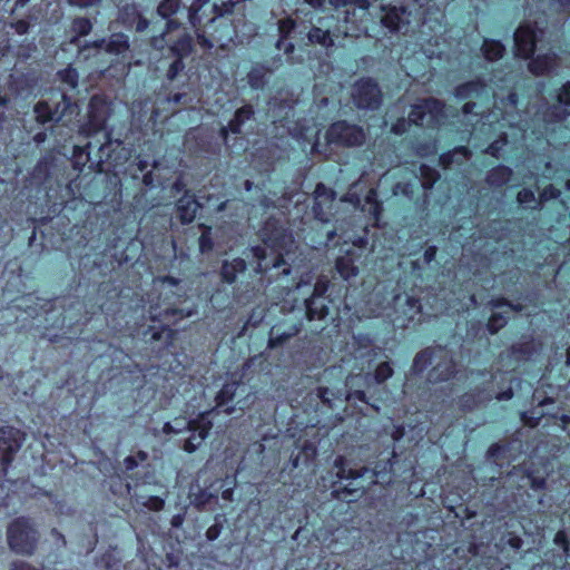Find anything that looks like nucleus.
<instances>
[{
  "mask_svg": "<svg viewBox=\"0 0 570 570\" xmlns=\"http://www.w3.org/2000/svg\"><path fill=\"white\" fill-rule=\"evenodd\" d=\"M12 570H38V569L28 563H24V562H16V563H13Z\"/></svg>",
  "mask_w": 570,
  "mask_h": 570,
  "instance_id": "nucleus-50",
  "label": "nucleus"
},
{
  "mask_svg": "<svg viewBox=\"0 0 570 570\" xmlns=\"http://www.w3.org/2000/svg\"><path fill=\"white\" fill-rule=\"evenodd\" d=\"M136 502L141 504L149 510L159 511L164 507V500L158 495H145L135 491Z\"/></svg>",
  "mask_w": 570,
  "mask_h": 570,
  "instance_id": "nucleus-34",
  "label": "nucleus"
},
{
  "mask_svg": "<svg viewBox=\"0 0 570 570\" xmlns=\"http://www.w3.org/2000/svg\"><path fill=\"white\" fill-rule=\"evenodd\" d=\"M97 146L94 145L91 141L88 142L85 147H75V157H76V164L82 163V165L86 164V161L90 160V154L92 149H95Z\"/></svg>",
  "mask_w": 570,
  "mask_h": 570,
  "instance_id": "nucleus-37",
  "label": "nucleus"
},
{
  "mask_svg": "<svg viewBox=\"0 0 570 570\" xmlns=\"http://www.w3.org/2000/svg\"><path fill=\"white\" fill-rule=\"evenodd\" d=\"M459 99L478 98L481 101L490 97V88L480 82H469L456 88Z\"/></svg>",
  "mask_w": 570,
  "mask_h": 570,
  "instance_id": "nucleus-22",
  "label": "nucleus"
},
{
  "mask_svg": "<svg viewBox=\"0 0 570 570\" xmlns=\"http://www.w3.org/2000/svg\"><path fill=\"white\" fill-rule=\"evenodd\" d=\"M88 124L81 128L86 136L98 135L106 129V121L109 115L108 104L100 97H92L89 102Z\"/></svg>",
  "mask_w": 570,
  "mask_h": 570,
  "instance_id": "nucleus-11",
  "label": "nucleus"
},
{
  "mask_svg": "<svg viewBox=\"0 0 570 570\" xmlns=\"http://www.w3.org/2000/svg\"><path fill=\"white\" fill-rule=\"evenodd\" d=\"M352 97L360 109H375L381 102V94L377 85L371 79H362L355 83Z\"/></svg>",
  "mask_w": 570,
  "mask_h": 570,
  "instance_id": "nucleus-12",
  "label": "nucleus"
},
{
  "mask_svg": "<svg viewBox=\"0 0 570 570\" xmlns=\"http://www.w3.org/2000/svg\"><path fill=\"white\" fill-rule=\"evenodd\" d=\"M72 30L79 36H86L91 30V23L86 18L76 19L72 23Z\"/></svg>",
  "mask_w": 570,
  "mask_h": 570,
  "instance_id": "nucleus-41",
  "label": "nucleus"
},
{
  "mask_svg": "<svg viewBox=\"0 0 570 570\" xmlns=\"http://www.w3.org/2000/svg\"><path fill=\"white\" fill-rule=\"evenodd\" d=\"M138 167L141 171H144L148 167V164L145 160H139Z\"/></svg>",
  "mask_w": 570,
  "mask_h": 570,
  "instance_id": "nucleus-61",
  "label": "nucleus"
},
{
  "mask_svg": "<svg viewBox=\"0 0 570 570\" xmlns=\"http://www.w3.org/2000/svg\"><path fill=\"white\" fill-rule=\"evenodd\" d=\"M60 80L68 85L70 88H76L78 83V72L75 68L68 67L61 71H59Z\"/></svg>",
  "mask_w": 570,
  "mask_h": 570,
  "instance_id": "nucleus-38",
  "label": "nucleus"
},
{
  "mask_svg": "<svg viewBox=\"0 0 570 570\" xmlns=\"http://www.w3.org/2000/svg\"><path fill=\"white\" fill-rule=\"evenodd\" d=\"M178 27L175 20H168L166 22V32H163L159 37H153L151 45L155 49L164 50L165 43H167L165 36L169 35L174 29Z\"/></svg>",
  "mask_w": 570,
  "mask_h": 570,
  "instance_id": "nucleus-36",
  "label": "nucleus"
},
{
  "mask_svg": "<svg viewBox=\"0 0 570 570\" xmlns=\"http://www.w3.org/2000/svg\"><path fill=\"white\" fill-rule=\"evenodd\" d=\"M507 317L502 316L499 313H494L491 315L488 327L491 333L497 332L503 324H505Z\"/></svg>",
  "mask_w": 570,
  "mask_h": 570,
  "instance_id": "nucleus-44",
  "label": "nucleus"
},
{
  "mask_svg": "<svg viewBox=\"0 0 570 570\" xmlns=\"http://www.w3.org/2000/svg\"><path fill=\"white\" fill-rule=\"evenodd\" d=\"M233 7L232 0L224 2L222 7L210 3V0H194L188 8L187 17L193 27L204 26L206 28L204 33H206L212 29L216 18L230 12Z\"/></svg>",
  "mask_w": 570,
  "mask_h": 570,
  "instance_id": "nucleus-6",
  "label": "nucleus"
},
{
  "mask_svg": "<svg viewBox=\"0 0 570 570\" xmlns=\"http://www.w3.org/2000/svg\"><path fill=\"white\" fill-rule=\"evenodd\" d=\"M277 48L278 49H284L286 52H289L293 50V45L292 43H285V40L284 39H281L278 42H277Z\"/></svg>",
  "mask_w": 570,
  "mask_h": 570,
  "instance_id": "nucleus-52",
  "label": "nucleus"
},
{
  "mask_svg": "<svg viewBox=\"0 0 570 570\" xmlns=\"http://www.w3.org/2000/svg\"><path fill=\"white\" fill-rule=\"evenodd\" d=\"M245 267V261L242 258H236L230 263L225 262L222 268V276L226 282L232 283L235 281L237 273L243 272Z\"/></svg>",
  "mask_w": 570,
  "mask_h": 570,
  "instance_id": "nucleus-29",
  "label": "nucleus"
},
{
  "mask_svg": "<svg viewBox=\"0 0 570 570\" xmlns=\"http://www.w3.org/2000/svg\"><path fill=\"white\" fill-rule=\"evenodd\" d=\"M129 49L128 37L124 33H115L106 45L105 51L117 57H124Z\"/></svg>",
  "mask_w": 570,
  "mask_h": 570,
  "instance_id": "nucleus-25",
  "label": "nucleus"
},
{
  "mask_svg": "<svg viewBox=\"0 0 570 570\" xmlns=\"http://www.w3.org/2000/svg\"><path fill=\"white\" fill-rule=\"evenodd\" d=\"M149 313H150V318H153V320H158L161 316L160 313H157L156 308H154V307H150Z\"/></svg>",
  "mask_w": 570,
  "mask_h": 570,
  "instance_id": "nucleus-59",
  "label": "nucleus"
},
{
  "mask_svg": "<svg viewBox=\"0 0 570 570\" xmlns=\"http://www.w3.org/2000/svg\"><path fill=\"white\" fill-rule=\"evenodd\" d=\"M481 50L485 59L495 61L502 57L504 48L499 41L484 39Z\"/></svg>",
  "mask_w": 570,
  "mask_h": 570,
  "instance_id": "nucleus-30",
  "label": "nucleus"
},
{
  "mask_svg": "<svg viewBox=\"0 0 570 570\" xmlns=\"http://www.w3.org/2000/svg\"><path fill=\"white\" fill-rule=\"evenodd\" d=\"M476 107V101H469L463 106V114L468 118V121L471 122V125L473 126L472 136L476 138L480 135H484L487 136V140H490L493 135L498 134L499 139L492 141L487 147L485 151L494 156L495 158H499L501 156L502 147L509 144V135L508 132L502 131V129L507 126V124H509L511 128L512 125L510 124L507 114H501V118H499V114L495 110L489 112L488 115L482 114L480 119L473 122L471 117L479 116V111H474Z\"/></svg>",
  "mask_w": 570,
  "mask_h": 570,
  "instance_id": "nucleus-2",
  "label": "nucleus"
},
{
  "mask_svg": "<svg viewBox=\"0 0 570 570\" xmlns=\"http://www.w3.org/2000/svg\"><path fill=\"white\" fill-rule=\"evenodd\" d=\"M230 495H232V491L229 489L225 490L223 492V498L226 499V500H228L230 498Z\"/></svg>",
  "mask_w": 570,
  "mask_h": 570,
  "instance_id": "nucleus-62",
  "label": "nucleus"
},
{
  "mask_svg": "<svg viewBox=\"0 0 570 570\" xmlns=\"http://www.w3.org/2000/svg\"><path fill=\"white\" fill-rule=\"evenodd\" d=\"M315 205L318 207L322 205L323 199L333 202L334 193L327 189L324 185L318 184L314 190Z\"/></svg>",
  "mask_w": 570,
  "mask_h": 570,
  "instance_id": "nucleus-39",
  "label": "nucleus"
},
{
  "mask_svg": "<svg viewBox=\"0 0 570 570\" xmlns=\"http://www.w3.org/2000/svg\"><path fill=\"white\" fill-rule=\"evenodd\" d=\"M37 540V531L26 519H17L8 528L9 546L17 553L31 554Z\"/></svg>",
  "mask_w": 570,
  "mask_h": 570,
  "instance_id": "nucleus-8",
  "label": "nucleus"
},
{
  "mask_svg": "<svg viewBox=\"0 0 570 570\" xmlns=\"http://www.w3.org/2000/svg\"><path fill=\"white\" fill-rule=\"evenodd\" d=\"M35 115L39 122L59 121L63 117V114H59L58 110L52 108L45 101H40L35 106Z\"/></svg>",
  "mask_w": 570,
  "mask_h": 570,
  "instance_id": "nucleus-28",
  "label": "nucleus"
},
{
  "mask_svg": "<svg viewBox=\"0 0 570 570\" xmlns=\"http://www.w3.org/2000/svg\"><path fill=\"white\" fill-rule=\"evenodd\" d=\"M305 1L315 8L323 6V3L325 2V0H305Z\"/></svg>",
  "mask_w": 570,
  "mask_h": 570,
  "instance_id": "nucleus-58",
  "label": "nucleus"
},
{
  "mask_svg": "<svg viewBox=\"0 0 570 570\" xmlns=\"http://www.w3.org/2000/svg\"><path fill=\"white\" fill-rule=\"evenodd\" d=\"M40 490L35 488L28 481H9L6 480L0 484V504L9 508L21 504L22 497H37Z\"/></svg>",
  "mask_w": 570,
  "mask_h": 570,
  "instance_id": "nucleus-9",
  "label": "nucleus"
},
{
  "mask_svg": "<svg viewBox=\"0 0 570 570\" xmlns=\"http://www.w3.org/2000/svg\"><path fill=\"white\" fill-rule=\"evenodd\" d=\"M344 244L351 243L353 247L363 248L365 245V230L362 235H351L347 230H343L340 235Z\"/></svg>",
  "mask_w": 570,
  "mask_h": 570,
  "instance_id": "nucleus-40",
  "label": "nucleus"
},
{
  "mask_svg": "<svg viewBox=\"0 0 570 570\" xmlns=\"http://www.w3.org/2000/svg\"><path fill=\"white\" fill-rule=\"evenodd\" d=\"M21 446L20 432L13 428L0 429V462L2 470L11 462L12 454Z\"/></svg>",
  "mask_w": 570,
  "mask_h": 570,
  "instance_id": "nucleus-15",
  "label": "nucleus"
},
{
  "mask_svg": "<svg viewBox=\"0 0 570 570\" xmlns=\"http://www.w3.org/2000/svg\"><path fill=\"white\" fill-rule=\"evenodd\" d=\"M308 40L311 43H318L325 48L333 46V39L328 29L323 30L320 27H315L308 32Z\"/></svg>",
  "mask_w": 570,
  "mask_h": 570,
  "instance_id": "nucleus-32",
  "label": "nucleus"
},
{
  "mask_svg": "<svg viewBox=\"0 0 570 570\" xmlns=\"http://www.w3.org/2000/svg\"><path fill=\"white\" fill-rule=\"evenodd\" d=\"M353 252L351 249L345 250V256H340L336 259V269L338 274L348 279L357 274V267L353 264Z\"/></svg>",
  "mask_w": 570,
  "mask_h": 570,
  "instance_id": "nucleus-27",
  "label": "nucleus"
},
{
  "mask_svg": "<svg viewBox=\"0 0 570 570\" xmlns=\"http://www.w3.org/2000/svg\"><path fill=\"white\" fill-rule=\"evenodd\" d=\"M468 149L465 147H462L460 150H456L454 154H462L463 156H466Z\"/></svg>",
  "mask_w": 570,
  "mask_h": 570,
  "instance_id": "nucleus-64",
  "label": "nucleus"
},
{
  "mask_svg": "<svg viewBox=\"0 0 570 570\" xmlns=\"http://www.w3.org/2000/svg\"><path fill=\"white\" fill-rule=\"evenodd\" d=\"M197 37L203 47H208V48L214 47V42L206 39L204 35L198 33Z\"/></svg>",
  "mask_w": 570,
  "mask_h": 570,
  "instance_id": "nucleus-53",
  "label": "nucleus"
},
{
  "mask_svg": "<svg viewBox=\"0 0 570 570\" xmlns=\"http://www.w3.org/2000/svg\"><path fill=\"white\" fill-rule=\"evenodd\" d=\"M212 247H213V243L209 237V232L207 230V232L203 233L199 238V248H200L202 253H205L207 250H210Z\"/></svg>",
  "mask_w": 570,
  "mask_h": 570,
  "instance_id": "nucleus-47",
  "label": "nucleus"
},
{
  "mask_svg": "<svg viewBox=\"0 0 570 570\" xmlns=\"http://www.w3.org/2000/svg\"><path fill=\"white\" fill-rule=\"evenodd\" d=\"M334 466L337 469L335 476L336 481L331 478V483L347 481V483L344 484V491L351 497L363 491L365 488V478L368 479V483H372L377 482V480H374V476L379 478L380 475V472L371 471L367 468H363L361 470H347L343 458H337L334 462Z\"/></svg>",
  "mask_w": 570,
  "mask_h": 570,
  "instance_id": "nucleus-7",
  "label": "nucleus"
},
{
  "mask_svg": "<svg viewBox=\"0 0 570 570\" xmlns=\"http://www.w3.org/2000/svg\"><path fill=\"white\" fill-rule=\"evenodd\" d=\"M377 194L375 189H370L365 200L370 205V212L377 218L380 213V204L376 200Z\"/></svg>",
  "mask_w": 570,
  "mask_h": 570,
  "instance_id": "nucleus-43",
  "label": "nucleus"
},
{
  "mask_svg": "<svg viewBox=\"0 0 570 570\" xmlns=\"http://www.w3.org/2000/svg\"><path fill=\"white\" fill-rule=\"evenodd\" d=\"M543 33L542 30L532 28L528 23L520 26L514 32L517 55L524 59L529 58L533 53L535 46L541 42Z\"/></svg>",
  "mask_w": 570,
  "mask_h": 570,
  "instance_id": "nucleus-13",
  "label": "nucleus"
},
{
  "mask_svg": "<svg viewBox=\"0 0 570 570\" xmlns=\"http://www.w3.org/2000/svg\"><path fill=\"white\" fill-rule=\"evenodd\" d=\"M295 28L294 20L287 18L279 20L278 22V31L283 38L287 37Z\"/></svg>",
  "mask_w": 570,
  "mask_h": 570,
  "instance_id": "nucleus-45",
  "label": "nucleus"
},
{
  "mask_svg": "<svg viewBox=\"0 0 570 570\" xmlns=\"http://www.w3.org/2000/svg\"><path fill=\"white\" fill-rule=\"evenodd\" d=\"M561 196V191L554 186L550 185L544 187L540 194V203L550 199H556ZM518 202L525 208H535L539 202L535 198V194L532 189L523 188L518 193Z\"/></svg>",
  "mask_w": 570,
  "mask_h": 570,
  "instance_id": "nucleus-18",
  "label": "nucleus"
},
{
  "mask_svg": "<svg viewBox=\"0 0 570 570\" xmlns=\"http://www.w3.org/2000/svg\"><path fill=\"white\" fill-rule=\"evenodd\" d=\"M385 11L382 16V23L391 31H400L403 24L409 23V14L403 7H392L385 10V6L381 4Z\"/></svg>",
  "mask_w": 570,
  "mask_h": 570,
  "instance_id": "nucleus-20",
  "label": "nucleus"
},
{
  "mask_svg": "<svg viewBox=\"0 0 570 570\" xmlns=\"http://www.w3.org/2000/svg\"><path fill=\"white\" fill-rule=\"evenodd\" d=\"M27 23L23 22V21H20L18 24H17V30L19 33H24L27 31Z\"/></svg>",
  "mask_w": 570,
  "mask_h": 570,
  "instance_id": "nucleus-57",
  "label": "nucleus"
},
{
  "mask_svg": "<svg viewBox=\"0 0 570 570\" xmlns=\"http://www.w3.org/2000/svg\"><path fill=\"white\" fill-rule=\"evenodd\" d=\"M331 6H333L335 9L340 8H346L350 6H354V9H358L362 11V13H365V11L370 7L368 0H330ZM351 14H355V10L353 12L350 11V9H346L344 11V21L345 22H353V19L351 18Z\"/></svg>",
  "mask_w": 570,
  "mask_h": 570,
  "instance_id": "nucleus-24",
  "label": "nucleus"
},
{
  "mask_svg": "<svg viewBox=\"0 0 570 570\" xmlns=\"http://www.w3.org/2000/svg\"><path fill=\"white\" fill-rule=\"evenodd\" d=\"M492 305H493V307H501V306H503V305H505V304H504V303H502V302H500V301H493V302H492Z\"/></svg>",
  "mask_w": 570,
  "mask_h": 570,
  "instance_id": "nucleus-63",
  "label": "nucleus"
},
{
  "mask_svg": "<svg viewBox=\"0 0 570 570\" xmlns=\"http://www.w3.org/2000/svg\"><path fill=\"white\" fill-rule=\"evenodd\" d=\"M264 246L253 247L250 250L257 258L256 271L262 273L271 267L278 268L288 264L296 249L292 234L282 226L267 223L263 234Z\"/></svg>",
  "mask_w": 570,
  "mask_h": 570,
  "instance_id": "nucleus-1",
  "label": "nucleus"
},
{
  "mask_svg": "<svg viewBox=\"0 0 570 570\" xmlns=\"http://www.w3.org/2000/svg\"><path fill=\"white\" fill-rule=\"evenodd\" d=\"M328 394V389H321L320 390V397L323 400L324 403H328L330 402V397L327 396Z\"/></svg>",
  "mask_w": 570,
  "mask_h": 570,
  "instance_id": "nucleus-56",
  "label": "nucleus"
},
{
  "mask_svg": "<svg viewBox=\"0 0 570 570\" xmlns=\"http://www.w3.org/2000/svg\"><path fill=\"white\" fill-rule=\"evenodd\" d=\"M148 28V21L144 18H139L138 22H137V31H144Z\"/></svg>",
  "mask_w": 570,
  "mask_h": 570,
  "instance_id": "nucleus-54",
  "label": "nucleus"
},
{
  "mask_svg": "<svg viewBox=\"0 0 570 570\" xmlns=\"http://www.w3.org/2000/svg\"><path fill=\"white\" fill-rule=\"evenodd\" d=\"M72 6L80 8L94 7L100 2V0H69Z\"/></svg>",
  "mask_w": 570,
  "mask_h": 570,
  "instance_id": "nucleus-49",
  "label": "nucleus"
},
{
  "mask_svg": "<svg viewBox=\"0 0 570 570\" xmlns=\"http://www.w3.org/2000/svg\"><path fill=\"white\" fill-rule=\"evenodd\" d=\"M253 110L250 106H245L238 109L235 114V118L229 122L228 127L222 128V136L227 142V131L230 130L233 134H238L240 125L250 118Z\"/></svg>",
  "mask_w": 570,
  "mask_h": 570,
  "instance_id": "nucleus-26",
  "label": "nucleus"
},
{
  "mask_svg": "<svg viewBox=\"0 0 570 570\" xmlns=\"http://www.w3.org/2000/svg\"><path fill=\"white\" fill-rule=\"evenodd\" d=\"M444 117V106L439 100L432 98L425 99L412 107L407 121L405 119H401L393 125L392 131L397 135L402 134L410 124L435 127L443 122Z\"/></svg>",
  "mask_w": 570,
  "mask_h": 570,
  "instance_id": "nucleus-4",
  "label": "nucleus"
},
{
  "mask_svg": "<svg viewBox=\"0 0 570 570\" xmlns=\"http://www.w3.org/2000/svg\"><path fill=\"white\" fill-rule=\"evenodd\" d=\"M364 138L365 134L361 128L351 126L345 121L333 124L326 134V139L330 145L356 146L361 145Z\"/></svg>",
  "mask_w": 570,
  "mask_h": 570,
  "instance_id": "nucleus-10",
  "label": "nucleus"
},
{
  "mask_svg": "<svg viewBox=\"0 0 570 570\" xmlns=\"http://www.w3.org/2000/svg\"><path fill=\"white\" fill-rule=\"evenodd\" d=\"M198 202L190 195H184L177 203V212L183 223H190L199 209Z\"/></svg>",
  "mask_w": 570,
  "mask_h": 570,
  "instance_id": "nucleus-23",
  "label": "nucleus"
},
{
  "mask_svg": "<svg viewBox=\"0 0 570 570\" xmlns=\"http://www.w3.org/2000/svg\"><path fill=\"white\" fill-rule=\"evenodd\" d=\"M217 413L218 412L216 410L203 412L194 420L176 417L173 423L167 422L164 425L163 431L165 434H179L185 430L190 431L191 435L185 441L184 450L191 453L198 449L207 438L208 431L213 426L212 417Z\"/></svg>",
  "mask_w": 570,
  "mask_h": 570,
  "instance_id": "nucleus-3",
  "label": "nucleus"
},
{
  "mask_svg": "<svg viewBox=\"0 0 570 570\" xmlns=\"http://www.w3.org/2000/svg\"><path fill=\"white\" fill-rule=\"evenodd\" d=\"M345 397L348 401H351V400H358V401L365 402V393H364L363 390H360V389H355L353 391H350L346 394Z\"/></svg>",
  "mask_w": 570,
  "mask_h": 570,
  "instance_id": "nucleus-48",
  "label": "nucleus"
},
{
  "mask_svg": "<svg viewBox=\"0 0 570 570\" xmlns=\"http://www.w3.org/2000/svg\"><path fill=\"white\" fill-rule=\"evenodd\" d=\"M327 289V284L325 282H317L314 286V292L312 297L305 299V309L306 315L309 320L314 318H323L327 314V308L324 304L317 305V298L322 297L323 294Z\"/></svg>",
  "mask_w": 570,
  "mask_h": 570,
  "instance_id": "nucleus-19",
  "label": "nucleus"
},
{
  "mask_svg": "<svg viewBox=\"0 0 570 570\" xmlns=\"http://www.w3.org/2000/svg\"><path fill=\"white\" fill-rule=\"evenodd\" d=\"M178 285V281L175 279L174 277H163V278H157L154 281V286L156 288H161V289H165L167 287H176Z\"/></svg>",
  "mask_w": 570,
  "mask_h": 570,
  "instance_id": "nucleus-46",
  "label": "nucleus"
},
{
  "mask_svg": "<svg viewBox=\"0 0 570 570\" xmlns=\"http://www.w3.org/2000/svg\"><path fill=\"white\" fill-rule=\"evenodd\" d=\"M512 396V391L511 390H508L503 393L500 394L499 399L500 400H508Z\"/></svg>",
  "mask_w": 570,
  "mask_h": 570,
  "instance_id": "nucleus-60",
  "label": "nucleus"
},
{
  "mask_svg": "<svg viewBox=\"0 0 570 570\" xmlns=\"http://www.w3.org/2000/svg\"><path fill=\"white\" fill-rule=\"evenodd\" d=\"M425 259L430 262L435 255V247H430L425 250Z\"/></svg>",
  "mask_w": 570,
  "mask_h": 570,
  "instance_id": "nucleus-55",
  "label": "nucleus"
},
{
  "mask_svg": "<svg viewBox=\"0 0 570 570\" xmlns=\"http://www.w3.org/2000/svg\"><path fill=\"white\" fill-rule=\"evenodd\" d=\"M392 367L385 362L376 367L374 377L370 374H366L365 376H362L361 374L348 376L346 380V386L351 390L363 385L368 387L373 381L377 384L384 382L392 375Z\"/></svg>",
  "mask_w": 570,
  "mask_h": 570,
  "instance_id": "nucleus-17",
  "label": "nucleus"
},
{
  "mask_svg": "<svg viewBox=\"0 0 570 570\" xmlns=\"http://www.w3.org/2000/svg\"><path fill=\"white\" fill-rule=\"evenodd\" d=\"M542 121L544 122L543 130L539 129V137H543L547 140L549 132H554L556 127H551L554 124H560L559 128H570V83L563 85L561 90L556 96V102L551 108H548L542 112Z\"/></svg>",
  "mask_w": 570,
  "mask_h": 570,
  "instance_id": "nucleus-5",
  "label": "nucleus"
},
{
  "mask_svg": "<svg viewBox=\"0 0 570 570\" xmlns=\"http://www.w3.org/2000/svg\"><path fill=\"white\" fill-rule=\"evenodd\" d=\"M288 130L297 140H303L309 144L312 151H318V136L321 129L316 124H313V126L296 124L294 128H289Z\"/></svg>",
  "mask_w": 570,
  "mask_h": 570,
  "instance_id": "nucleus-21",
  "label": "nucleus"
},
{
  "mask_svg": "<svg viewBox=\"0 0 570 570\" xmlns=\"http://www.w3.org/2000/svg\"><path fill=\"white\" fill-rule=\"evenodd\" d=\"M517 102H518L517 95L511 92V94H509L507 102H504V105H507L511 108H514L517 106Z\"/></svg>",
  "mask_w": 570,
  "mask_h": 570,
  "instance_id": "nucleus-51",
  "label": "nucleus"
},
{
  "mask_svg": "<svg viewBox=\"0 0 570 570\" xmlns=\"http://www.w3.org/2000/svg\"><path fill=\"white\" fill-rule=\"evenodd\" d=\"M147 458L148 455L144 451H139L136 456H127L125 459L126 470H134L139 465V463L147 461Z\"/></svg>",
  "mask_w": 570,
  "mask_h": 570,
  "instance_id": "nucleus-42",
  "label": "nucleus"
},
{
  "mask_svg": "<svg viewBox=\"0 0 570 570\" xmlns=\"http://www.w3.org/2000/svg\"><path fill=\"white\" fill-rule=\"evenodd\" d=\"M552 61L553 53L551 52L543 56L538 55L537 58L529 63V70L534 75H543L550 69Z\"/></svg>",
  "mask_w": 570,
  "mask_h": 570,
  "instance_id": "nucleus-31",
  "label": "nucleus"
},
{
  "mask_svg": "<svg viewBox=\"0 0 570 570\" xmlns=\"http://www.w3.org/2000/svg\"><path fill=\"white\" fill-rule=\"evenodd\" d=\"M180 9V0H164L157 8L158 14L167 19L170 16L177 13Z\"/></svg>",
  "mask_w": 570,
  "mask_h": 570,
  "instance_id": "nucleus-35",
  "label": "nucleus"
},
{
  "mask_svg": "<svg viewBox=\"0 0 570 570\" xmlns=\"http://www.w3.org/2000/svg\"><path fill=\"white\" fill-rule=\"evenodd\" d=\"M166 50L168 55L176 57V60L168 69V78L174 79L184 69L181 59L191 50V38L183 35L173 45L168 46Z\"/></svg>",
  "mask_w": 570,
  "mask_h": 570,
  "instance_id": "nucleus-16",
  "label": "nucleus"
},
{
  "mask_svg": "<svg viewBox=\"0 0 570 570\" xmlns=\"http://www.w3.org/2000/svg\"><path fill=\"white\" fill-rule=\"evenodd\" d=\"M294 107L289 104H277L276 99L269 102L268 112H271V118L273 122L282 121L283 118L286 119L288 117L289 111H292Z\"/></svg>",
  "mask_w": 570,
  "mask_h": 570,
  "instance_id": "nucleus-33",
  "label": "nucleus"
},
{
  "mask_svg": "<svg viewBox=\"0 0 570 570\" xmlns=\"http://www.w3.org/2000/svg\"><path fill=\"white\" fill-rule=\"evenodd\" d=\"M239 390L240 394H245L244 399H239L236 402L235 406H227L224 412L226 414H230L235 411L236 406L239 410H244L246 406L250 404V394L247 392V389L244 384H239L236 382L227 383L223 386V389L219 391L216 401H217V407H223L228 404L229 401H233L236 395L237 391Z\"/></svg>",
  "mask_w": 570,
  "mask_h": 570,
  "instance_id": "nucleus-14",
  "label": "nucleus"
}]
</instances>
